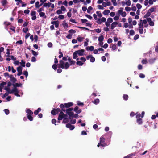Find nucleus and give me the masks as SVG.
I'll list each match as a JSON object with an SVG mask.
<instances>
[{
	"label": "nucleus",
	"instance_id": "nucleus-11",
	"mask_svg": "<svg viewBox=\"0 0 158 158\" xmlns=\"http://www.w3.org/2000/svg\"><path fill=\"white\" fill-rule=\"evenodd\" d=\"M60 107L61 109V111L62 112H65L66 111V107L64 106V104H61L60 105Z\"/></svg>",
	"mask_w": 158,
	"mask_h": 158
},
{
	"label": "nucleus",
	"instance_id": "nucleus-2",
	"mask_svg": "<svg viewBox=\"0 0 158 158\" xmlns=\"http://www.w3.org/2000/svg\"><path fill=\"white\" fill-rule=\"evenodd\" d=\"M141 115L140 114H138L136 116V122L139 125L142 124L143 123L142 118H141Z\"/></svg>",
	"mask_w": 158,
	"mask_h": 158
},
{
	"label": "nucleus",
	"instance_id": "nucleus-10",
	"mask_svg": "<svg viewBox=\"0 0 158 158\" xmlns=\"http://www.w3.org/2000/svg\"><path fill=\"white\" fill-rule=\"evenodd\" d=\"M59 63L60 65H59V66H58V67L59 68H64V62L63 60H61L59 61Z\"/></svg>",
	"mask_w": 158,
	"mask_h": 158
},
{
	"label": "nucleus",
	"instance_id": "nucleus-38",
	"mask_svg": "<svg viewBox=\"0 0 158 158\" xmlns=\"http://www.w3.org/2000/svg\"><path fill=\"white\" fill-rule=\"evenodd\" d=\"M21 62H22L21 63H20L21 65L23 67H25V62L23 60H21Z\"/></svg>",
	"mask_w": 158,
	"mask_h": 158
},
{
	"label": "nucleus",
	"instance_id": "nucleus-12",
	"mask_svg": "<svg viewBox=\"0 0 158 158\" xmlns=\"http://www.w3.org/2000/svg\"><path fill=\"white\" fill-rule=\"evenodd\" d=\"M79 107L77 106H76L75 107L74 109V111L77 114H79L81 113L82 111V110L81 109H78Z\"/></svg>",
	"mask_w": 158,
	"mask_h": 158
},
{
	"label": "nucleus",
	"instance_id": "nucleus-1",
	"mask_svg": "<svg viewBox=\"0 0 158 158\" xmlns=\"http://www.w3.org/2000/svg\"><path fill=\"white\" fill-rule=\"evenodd\" d=\"M100 139V143H98V144L97 145L98 147H99L100 146L104 147L106 145L105 142V139L103 137H101Z\"/></svg>",
	"mask_w": 158,
	"mask_h": 158
},
{
	"label": "nucleus",
	"instance_id": "nucleus-35",
	"mask_svg": "<svg viewBox=\"0 0 158 158\" xmlns=\"http://www.w3.org/2000/svg\"><path fill=\"white\" fill-rule=\"evenodd\" d=\"M96 13L98 17L101 18L102 16V15L100 11H97Z\"/></svg>",
	"mask_w": 158,
	"mask_h": 158
},
{
	"label": "nucleus",
	"instance_id": "nucleus-47",
	"mask_svg": "<svg viewBox=\"0 0 158 158\" xmlns=\"http://www.w3.org/2000/svg\"><path fill=\"white\" fill-rule=\"evenodd\" d=\"M90 61L91 62H94L95 61V58L92 55L90 58Z\"/></svg>",
	"mask_w": 158,
	"mask_h": 158
},
{
	"label": "nucleus",
	"instance_id": "nucleus-51",
	"mask_svg": "<svg viewBox=\"0 0 158 158\" xmlns=\"http://www.w3.org/2000/svg\"><path fill=\"white\" fill-rule=\"evenodd\" d=\"M39 1H37L35 3V6L36 8H39Z\"/></svg>",
	"mask_w": 158,
	"mask_h": 158
},
{
	"label": "nucleus",
	"instance_id": "nucleus-9",
	"mask_svg": "<svg viewBox=\"0 0 158 158\" xmlns=\"http://www.w3.org/2000/svg\"><path fill=\"white\" fill-rule=\"evenodd\" d=\"M64 106L66 107V108H69L70 107L72 106L73 104V103L70 102L67 103H64Z\"/></svg>",
	"mask_w": 158,
	"mask_h": 158
},
{
	"label": "nucleus",
	"instance_id": "nucleus-44",
	"mask_svg": "<svg viewBox=\"0 0 158 158\" xmlns=\"http://www.w3.org/2000/svg\"><path fill=\"white\" fill-rule=\"evenodd\" d=\"M6 56L8 57H11V59L12 60H16V57H14V56H12V55H11V56L7 55Z\"/></svg>",
	"mask_w": 158,
	"mask_h": 158
},
{
	"label": "nucleus",
	"instance_id": "nucleus-32",
	"mask_svg": "<svg viewBox=\"0 0 158 158\" xmlns=\"http://www.w3.org/2000/svg\"><path fill=\"white\" fill-rule=\"evenodd\" d=\"M93 9V8L91 6H89L87 10V12L88 13H90L91 10Z\"/></svg>",
	"mask_w": 158,
	"mask_h": 158
},
{
	"label": "nucleus",
	"instance_id": "nucleus-20",
	"mask_svg": "<svg viewBox=\"0 0 158 158\" xmlns=\"http://www.w3.org/2000/svg\"><path fill=\"white\" fill-rule=\"evenodd\" d=\"M104 40V37L102 34L101 36L98 37V40L100 42H102Z\"/></svg>",
	"mask_w": 158,
	"mask_h": 158
},
{
	"label": "nucleus",
	"instance_id": "nucleus-52",
	"mask_svg": "<svg viewBox=\"0 0 158 158\" xmlns=\"http://www.w3.org/2000/svg\"><path fill=\"white\" fill-rule=\"evenodd\" d=\"M4 89L7 91L8 92V93H9V92H10L11 91L10 88L9 87H6Z\"/></svg>",
	"mask_w": 158,
	"mask_h": 158
},
{
	"label": "nucleus",
	"instance_id": "nucleus-37",
	"mask_svg": "<svg viewBox=\"0 0 158 158\" xmlns=\"http://www.w3.org/2000/svg\"><path fill=\"white\" fill-rule=\"evenodd\" d=\"M155 60V58H152L149 60V62L150 63L152 64L154 62Z\"/></svg>",
	"mask_w": 158,
	"mask_h": 158
},
{
	"label": "nucleus",
	"instance_id": "nucleus-61",
	"mask_svg": "<svg viewBox=\"0 0 158 158\" xmlns=\"http://www.w3.org/2000/svg\"><path fill=\"white\" fill-rule=\"evenodd\" d=\"M61 11H64L66 10V9L65 7L63 6H62L61 7Z\"/></svg>",
	"mask_w": 158,
	"mask_h": 158
},
{
	"label": "nucleus",
	"instance_id": "nucleus-26",
	"mask_svg": "<svg viewBox=\"0 0 158 158\" xmlns=\"http://www.w3.org/2000/svg\"><path fill=\"white\" fill-rule=\"evenodd\" d=\"M27 117L30 121H32L33 120V118L31 115H26Z\"/></svg>",
	"mask_w": 158,
	"mask_h": 158
},
{
	"label": "nucleus",
	"instance_id": "nucleus-18",
	"mask_svg": "<svg viewBox=\"0 0 158 158\" xmlns=\"http://www.w3.org/2000/svg\"><path fill=\"white\" fill-rule=\"evenodd\" d=\"M39 15L41 17H44L45 19L47 18V16L45 15V13L43 12H41L39 13Z\"/></svg>",
	"mask_w": 158,
	"mask_h": 158
},
{
	"label": "nucleus",
	"instance_id": "nucleus-46",
	"mask_svg": "<svg viewBox=\"0 0 158 158\" xmlns=\"http://www.w3.org/2000/svg\"><path fill=\"white\" fill-rule=\"evenodd\" d=\"M44 8L43 7H42L40 8L38 10L37 12L40 13L42 11H44Z\"/></svg>",
	"mask_w": 158,
	"mask_h": 158
},
{
	"label": "nucleus",
	"instance_id": "nucleus-25",
	"mask_svg": "<svg viewBox=\"0 0 158 158\" xmlns=\"http://www.w3.org/2000/svg\"><path fill=\"white\" fill-rule=\"evenodd\" d=\"M99 101H99V99L97 98V99H95L92 102L94 104L96 105H97L99 103Z\"/></svg>",
	"mask_w": 158,
	"mask_h": 158
},
{
	"label": "nucleus",
	"instance_id": "nucleus-13",
	"mask_svg": "<svg viewBox=\"0 0 158 158\" xmlns=\"http://www.w3.org/2000/svg\"><path fill=\"white\" fill-rule=\"evenodd\" d=\"M118 24V23L117 22H113L111 24V29L112 30L113 29L116 27Z\"/></svg>",
	"mask_w": 158,
	"mask_h": 158
},
{
	"label": "nucleus",
	"instance_id": "nucleus-64",
	"mask_svg": "<svg viewBox=\"0 0 158 158\" xmlns=\"http://www.w3.org/2000/svg\"><path fill=\"white\" fill-rule=\"evenodd\" d=\"M125 10L127 11H130L131 10V9L130 7L127 6L125 7Z\"/></svg>",
	"mask_w": 158,
	"mask_h": 158
},
{
	"label": "nucleus",
	"instance_id": "nucleus-42",
	"mask_svg": "<svg viewBox=\"0 0 158 158\" xmlns=\"http://www.w3.org/2000/svg\"><path fill=\"white\" fill-rule=\"evenodd\" d=\"M72 36V34H69L66 36V37L69 39H71Z\"/></svg>",
	"mask_w": 158,
	"mask_h": 158
},
{
	"label": "nucleus",
	"instance_id": "nucleus-21",
	"mask_svg": "<svg viewBox=\"0 0 158 158\" xmlns=\"http://www.w3.org/2000/svg\"><path fill=\"white\" fill-rule=\"evenodd\" d=\"M77 54H78L76 51L73 53V56L74 59H76L77 57Z\"/></svg>",
	"mask_w": 158,
	"mask_h": 158
},
{
	"label": "nucleus",
	"instance_id": "nucleus-57",
	"mask_svg": "<svg viewBox=\"0 0 158 158\" xmlns=\"http://www.w3.org/2000/svg\"><path fill=\"white\" fill-rule=\"evenodd\" d=\"M147 60L146 59H143L142 61V63L143 64H146L147 63Z\"/></svg>",
	"mask_w": 158,
	"mask_h": 158
},
{
	"label": "nucleus",
	"instance_id": "nucleus-3",
	"mask_svg": "<svg viewBox=\"0 0 158 158\" xmlns=\"http://www.w3.org/2000/svg\"><path fill=\"white\" fill-rule=\"evenodd\" d=\"M61 111L60 109L57 108L56 109L53 108L51 111V113L53 115H55L57 114L59 112Z\"/></svg>",
	"mask_w": 158,
	"mask_h": 158
},
{
	"label": "nucleus",
	"instance_id": "nucleus-8",
	"mask_svg": "<svg viewBox=\"0 0 158 158\" xmlns=\"http://www.w3.org/2000/svg\"><path fill=\"white\" fill-rule=\"evenodd\" d=\"M67 128H69L70 130H73L75 128V127L73 125H71L70 123H67L66 125Z\"/></svg>",
	"mask_w": 158,
	"mask_h": 158
},
{
	"label": "nucleus",
	"instance_id": "nucleus-54",
	"mask_svg": "<svg viewBox=\"0 0 158 158\" xmlns=\"http://www.w3.org/2000/svg\"><path fill=\"white\" fill-rule=\"evenodd\" d=\"M139 38V35L138 34L136 35L134 37V40H136Z\"/></svg>",
	"mask_w": 158,
	"mask_h": 158
},
{
	"label": "nucleus",
	"instance_id": "nucleus-6",
	"mask_svg": "<svg viewBox=\"0 0 158 158\" xmlns=\"http://www.w3.org/2000/svg\"><path fill=\"white\" fill-rule=\"evenodd\" d=\"M64 118V117L63 116V112L62 111H61L59 114L58 116V120L60 121L61 120L63 119Z\"/></svg>",
	"mask_w": 158,
	"mask_h": 158
},
{
	"label": "nucleus",
	"instance_id": "nucleus-5",
	"mask_svg": "<svg viewBox=\"0 0 158 158\" xmlns=\"http://www.w3.org/2000/svg\"><path fill=\"white\" fill-rule=\"evenodd\" d=\"M66 114L69 115V118L71 120L73 119V116L74 115V113L73 112H66Z\"/></svg>",
	"mask_w": 158,
	"mask_h": 158
},
{
	"label": "nucleus",
	"instance_id": "nucleus-41",
	"mask_svg": "<svg viewBox=\"0 0 158 158\" xmlns=\"http://www.w3.org/2000/svg\"><path fill=\"white\" fill-rule=\"evenodd\" d=\"M135 34V32L133 30H131L130 31V35H133Z\"/></svg>",
	"mask_w": 158,
	"mask_h": 158
},
{
	"label": "nucleus",
	"instance_id": "nucleus-50",
	"mask_svg": "<svg viewBox=\"0 0 158 158\" xmlns=\"http://www.w3.org/2000/svg\"><path fill=\"white\" fill-rule=\"evenodd\" d=\"M68 32L69 33H75L76 31L73 29H70L68 31Z\"/></svg>",
	"mask_w": 158,
	"mask_h": 158
},
{
	"label": "nucleus",
	"instance_id": "nucleus-48",
	"mask_svg": "<svg viewBox=\"0 0 158 158\" xmlns=\"http://www.w3.org/2000/svg\"><path fill=\"white\" fill-rule=\"evenodd\" d=\"M4 111L6 115H8L9 114L10 111L8 109H5Z\"/></svg>",
	"mask_w": 158,
	"mask_h": 158
},
{
	"label": "nucleus",
	"instance_id": "nucleus-49",
	"mask_svg": "<svg viewBox=\"0 0 158 158\" xmlns=\"http://www.w3.org/2000/svg\"><path fill=\"white\" fill-rule=\"evenodd\" d=\"M117 47L115 44H113L111 47L112 49L113 50H114L116 49Z\"/></svg>",
	"mask_w": 158,
	"mask_h": 158
},
{
	"label": "nucleus",
	"instance_id": "nucleus-4",
	"mask_svg": "<svg viewBox=\"0 0 158 158\" xmlns=\"http://www.w3.org/2000/svg\"><path fill=\"white\" fill-rule=\"evenodd\" d=\"M17 69L18 72V73L17 74V75L18 76H20L22 73V68L21 66H19L17 68Z\"/></svg>",
	"mask_w": 158,
	"mask_h": 158
},
{
	"label": "nucleus",
	"instance_id": "nucleus-33",
	"mask_svg": "<svg viewBox=\"0 0 158 158\" xmlns=\"http://www.w3.org/2000/svg\"><path fill=\"white\" fill-rule=\"evenodd\" d=\"M123 99L125 100H127L128 98V96L127 94H124L123 96Z\"/></svg>",
	"mask_w": 158,
	"mask_h": 158
},
{
	"label": "nucleus",
	"instance_id": "nucleus-7",
	"mask_svg": "<svg viewBox=\"0 0 158 158\" xmlns=\"http://www.w3.org/2000/svg\"><path fill=\"white\" fill-rule=\"evenodd\" d=\"M76 51L79 56H81L84 55V53L85 52L84 49H81Z\"/></svg>",
	"mask_w": 158,
	"mask_h": 158
},
{
	"label": "nucleus",
	"instance_id": "nucleus-23",
	"mask_svg": "<svg viewBox=\"0 0 158 158\" xmlns=\"http://www.w3.org/2000/svg\"><path fill=\"white\" fill-rule=\"evenodd\" d=\"M18 90L16 87H14V88L11 90L10 92H9V94H12L14 92H16L18 91Z\"/></svg>",
	"mask_w": 158,
	"mask_h": 158
},
{
	"label": "nucleus",
	"instance_id": "nucleus-60",
	"mask_svg": "<svg viewBox=\"0 0 158 158\" xmlns=\"http://www.w3.org/2000/svg\"><path fill=\"white\" fill-rule=\"evenodd\" d=\"M139 77L142 78H144L145 77V75L143 73H140L139 74Z\"/></svg>",
	"mask_w": 158,
	"mask_h": 158
},
{
	"label": "nucleus",
	"instance_id": "nucleus-58",
	"mask_svg": "<svg viewBox=\"0 0 158 158\" xmlns=\"http://www.w3.org/2000/svg\"><path fill=\"white\" fill-rule=\"evenodd\" d=\"M107 21H108L109 23H111L112 22H113V20L112 18H109L107 19Z\"/></svg>",
	"mask_w": 158,
	"mask_h": 158
},
{
	"label": "nucleus",
	"instance_id": "nucleus-59",
	"mask_svg": "<svg viewBox=\"0 0 158 158\" xmlns=\"http://www.w3.org/2000/svg\"><path fill=\"white\" fill-rule=\"evenodd\" d=\"M84 38L83 37H78L77 38V39L79 42H81L82 41V40L84 39Z\"/></svg>",
	"mask_w": 158,
	"mask_h": 158
},
{
	"label": "nucleus",
	"instance_id": "nucleus-15",
	"mask_svg": "<svg viewBox=\"0 0 158 158\" xmlns=\"http://www.w3.org/2000/svg\"><path fill=\"white\" fill-rule=\"evenodd\" d=\"M26 115H32L33 114V112L30 109H28L26 110Z\"/></svg>",
	"mask_w": 158,
	"mask_h": 158
},
{
	"label": "nucleus",
	"instance_id": "nucleus-43",
	"mask_svg": "<svg viewBox=\"0 0 158 158\" xmlns=\"http://www.w3.org/2000/svg\"><path fill=\"white\" fill-rule=\"evenodd\" d=\"M126 4L128 6H130L131 5V2L130 0H128L126 2Z\"/></svg>",
	"mask_w": 158,
	"mask_h": 158
},
{
	"label": "nucleus",
	"instance_id": "nucleus-34",
	"mask_svg": "<svg viewBox=\"0 0 158 158\" xmlns=\"http://www.w3.org/2000/svg\"><path fill=\"white\" fill-rule=\"evenodd\" d=\"M156 8L154 7H152L148 11L151 13L154 11L155 9Z\"/></svg>",
	"mask_w": 158,
	"mask_h": 158
},
{
	"label": "nucleus",
	"instance_id": "nucleus-22",
	"mask_svg": "<svg viewBox=\"0 0 158 158\" xmlns=\"http://www.w3.org/2000/svg\"><path fill=\"white\" fill-rule=\"evenodd\" d=\"M139 27L140 28H143V23H142V20H140L139 23Z\"/></svg>",
	"mask_w": 158,
	"mask_h": 158
},
{
	"label": "nucleus",
	"instance_id": "nucleus-14",
	"mask_svg": "<svg viewBox=\"0 0 158 158\" xmlns=\"http://www.w3.org/2000/svg\"><path fill=\"white\" fill-rule=\"evenodd\" d=\"M118 12L119 14H121L122 17H125L126 15V12H123L122 10H119Z\"/></svg>",
	"mask_w": 158,
	"mask_h": 158
},
{
	"label": "nucleus",
	"instance_id": "nucleus-28",
	"mask_svg": "<svg viewBox=\"0 0 158 158\" xmlns=\"http://www.w3.org/2000/svg\"><path fill=\"white\" fill-rule=\"evenodd\" d=\"M70 64H69V63L68 62H66L65 64V66H64V68L65 69H67L69 67Z\"/></svg>",
	"mask_w": 158,
	"mask_h": 158
},
{
	"label": "nucleus",
	"instance_id": "nucleus-53",
	"mask_svg": "<svg viewBox=\"0 0 158 158\" xmlns=\"http://www.w3.org/2000/svg\"><path fill=\"white\" fill-rule=\"evenodd\" d=\"M111 1L114 6H116L117 5V4L116 2V0H111Z\"/></svg>",
	"mask_w": 158,
	"mask_h": 158
},
{
	"label": "nucleus",
	"instance_id": "nucleus-63",
	"mask_svg": "<svg viewBox=\"0 0 158 158\" xmlns=\"http://www.w3.org/2000/svg\"><path fill=\"white\" fill-rule=\"evenodd\" d=\"M28 30V28H23V31L25 33H26Z\"/></svg>",
	"mask_w": 158,
	"mask_h": 158
},
{
	"label": "nucleus",
	"instance_id": "nucleus-16",
	"mask_svg": "<svg viewBox=\"0 0 158 158\" xmlns=\"http://www.w3.org/2000/svg\"><path fill=\"white\" fill-rule=\"evenodd\" d=\"M86 50L87 51L90 50L92 51L94 50V47L93 46H88L86 48Z\"/></svg>",
	"mask_w": 158,
	"mask_h": 158
},
{
	"label": "nucleus",
	"instance_id": "nucleus-27",
	"mask_svg": "<svg viewBox=\"0 0 158 158\" xmlns=\"http://www.w3.org/2000/svg\"><path fill=\"white\" fill-rule=\"evenodd\" d=\"M110 13V11L109 10H106L103 12V14L105 15H108Z\"/></svg>",
	"mask_w": 158,
	"mask_h": 158
},
{
	"label": "nucleus",
	"instance_id": "nucleus-45",
	"mask_svg": "<svg viewBox=\"0 0 158 158\" xmlns=\"http://www.w3.org/2000/svg\"><path fill=\"white\" fill-rule=\"evenodd\" d=\"M52 68L55 70H56L57 69V65L56 64H54L52 66Z\"/></svg>",
	"mask_w": 158,
	"mask_h": 158
},
{
	"label": "nucleus",
	"instance_id": "nucleus-29",
	"mask_svg": "<svg viewBox=\"0 0 158 158\" xmlns=\"http://www.w3.org/2000/svg\"><path fill=\"white\" fill-rule=\"evenodd\" d=\"M62 25L63 26L64 28H68V24L66 23L65 21H63V23H62Z\"/></svg>",
	"mask_w": 158,
	"mask_h": 158
},
{
	"label": "nucleus",
	"instance_id": "nucleus-17",
	"mask_svg": "<svg viewBox=\"0 0 158 158\" xmlns=\"http://www.w3.org/2000/svg\"><path fill=\"white\" fill-rule=\"evenodd\" d=\"M135 155V153H131L125 156L123 158H132Z\"/></svg>",
	"mask_w": 158,
	"mask_h": 158
},
{
	"label": "nucleus",
	"instance_id": "nucleus-56",
	"mask_svg": "<svg viewBox=\"0 0 158 158\" xmlns=\"http://www.w3.org/2000/svg\"><path fill=\"white\" fill-rule=\"evenodd\" d=\"M73 109V108L71 107V108H69L68 109H66V112H72L71 111H72Z\"/></svg>",
	"mask_w": 158,
	"mask_h": 158
},
{
	"label": "nucleus",
	"instance_id": "nucleus-30",
	"mask_svg": "<svg viewBox=\"0 0 158 158\" xmlns=\"http://www.w3.org/2000/svg\"><path fill=\"white\" fill-rule=\"evenodd\" d=\"M150 15L151 13L148 11L147 13L144 16V18H147L148 17L150 16Z\"/></svg>",
	"mask_w": 158,
	"mask_h": 158
},
{
	"label": "nucleus",
	"instance_id": "nucleus-36",
	"mask_svg": "<svg viewBox=\"0 0 158 158\" xmlns=\"http://www.w3.org/2000/svg\"><path fill=\"white\" fill-rule=\"evenodd\" d=\"M69 121V119L68 118H64L63 120V123H68Z\"/></svg>",
	"mask_w": 158,
	"mask_h": 158
},
{
	"label": "nucleus",
	"instance_id": "nucleus-24",
	"mask_svg": "<svg viewBox=\"0 0 158 158\" xmlns=\"http://www.w3.org/2000/svg\"><path fill=\"white\" fill-rule=\"evenodd\" d=\"M13 85L14 86V87H19L22 85V84L20 83L19 84L18 83H15V84H13Z\"/></svg>",
	"mask_w": 158,
	"mask_h": 158
},
{
	"label": "nucleus",
	"instance_id": "nucleus-55",
	"mask_svg": "<svg viewBox=\"0 0 158 158\" xmlns=\"http://www.w3.org/2000/svg\"><path fill=\"white\" fill-rule=\"evenodd\" d=\"M136 7L138 9V10H139L141 9L142 8V6L139 3H137L136 4Z\"/></svg>",
	"mask_w": 158,
	"mask_h": 158
},
{
	"label": "nucleus",
	"instance_id": "nucleus-39",
	"mask_svg": "<svg viewBox=\"0 0 158 158\" xmlns=\"http://www.w3.org/2000/svg\"><path fill=\"white\" fill-rule=\"evenodd\" d=\"M31 51L32 52V54L34 56H36L38 55V53L35 51L33 50H31Z\"/></svg>",
	"mask_w": 158,
	"mask_h": 158
},
{
	"label": "nucleus",
	"instance_id": "nucleus-40",
	"mask_svg": "<svg viewBox=\"0 0 158 158\" xmlns=\"http://www.w3.org/2000/svg\"><path fill=\"white\" fill-rule=\"evenodd\" d=\"M10 81L13 83V84H14V83L17 81V79L15 77H13L10 79Z\"/></svg>",
	"mask_w": 158,
	"mask_h": 158
},
{
	"label": "nucleus",
	"instance_id": "nucleus-31",
	"mask_svg": "<svg viewBox=\"0 0 158 158\" xmlns=\"http://www.w3.org/2000/svg\"><path fill=\"white\" fill-rule=\"evenodd\" d=\"M84 63L81 61H77L76 62V64L79 66H82Z\"/></svg>",
	"mask_w": 158,
	"mask_h": 158
},
{
	"label": "nucleus",
	"instance_id": "nucleus-62",
	"mask_svg": "<svg viewBox=\"0 0 158 158\" xmlns=\"http://www.w3.org/2000/svg\"><path fill=\"white\" fill-rule=\"evenodd\" d=\"M88 21V20L86 19H81V22L82 23H85Z\"/></svg>",
	"mask_w": 158,
	"mask_h": 158
},
{
	"label": "nucleus",
	"instance_id": "nucleus-19",
	"mask_svg": "<svg viewBox=\"0 0 158 158\" xmlns=\"http://www.w3.org/2000/svg\"><path fill=\"white\" fill-rule=\"evenodd\" d=\"M1 3L3 6H5L7 4L8 2L7 0H2L1 1Z\"/></svg>",
	"mask_w": 158,
	"mask_h": 158
}]
</instances>
